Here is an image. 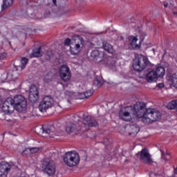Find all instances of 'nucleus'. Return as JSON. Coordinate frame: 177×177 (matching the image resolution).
<instances>
[{
  "label": "nucleus",
  "mask_w": 177,
  "mask_h": 177,
  "mask_svg": "<svg viewBox=\"0 0 177 177\" xmlns=\"http://www.w3.org/2000/svg\"><path fill=\"white\" fill-rule=\"evenodd\" d=\"M154 109H146V105L143 102H136L134 106H127L122 108L119 111V117L123 121H132L133 115L137 118H142L144 124L154 122Z\"/></svg>",
  "instance_id": "1"
},
{
  "label": "nucleus",
  "mask_w": 177,
  "mask_h": 177,
  "mask_svg": "<svg viewBox=\"0 0 177 177\" xmlns=\"http://www.w3.org/2000/svg\"><path fill=\"white\" fill-rule=\"evenodd\" d=\"M59 77H61L63 81H68L71 78V73H70V68L67 65H62L59 68Z\"/></svg>",
  "instance_id": "9"
},
{
  "label": "nucleus",
  "mask_w": 177,
  "mask_h": 177,
  "mask_svg": "<svg viewBox=\"0 0 177 177\" xmlns=\"http://www.w3.org/2000/svg\"><path fill=\"white\" fill-rule=\"evenodd\" d=\"M1 109L5 114H12L13 110H17L19 113H23V111L27 110V101L23 95H17L13 98L8 97L6 99Z\"/></svg>",
  "instance_id": "2"
},
{
  "label": "nucleus",
  "mask_w": 177,
  "mask_h": 177,
  "mask_svg": "<svg viewBox=\"0 0 177 177\" xmlns=\"http://www.w3.org/2000/svg\"><path fill=\"white\" fill-rule=\"evenodd\" d=\"M129 42L133 49H138L140 48L139 44H136V42H138V36H130L129 37Z\"/></svg>",
  "instance_id": "16"
},
{
  "label": "nucleus",
  "mask_w": 177,
  "mask_h": 177,
  "mask_svg": "<svg viewBox=\"0 0 177 177\" xmlns=\"http://www.w3.org/2000/svg\"><path fill=\"white\" fill-rule=\"evenodd\" d=\"M73 43V41H71V39H70L69 38H67L65 41H64V45H66V46H69L70 44L71 45V44Z\"/></svg>",
  "instance_id": "32"
},
{
  "label": "nucleus",
  "mask_w": 177,
  "mask_h": 177,
  "mask_svg": "<svg viewBox=\"0 0 177 177\" xmlns=\"http://www.w3.org/2000/svg\"><path fill=\"white\" fill-rule=\"evenodd\" d=\"M95 81L97 82L98 85L103 84V78L100 75L95 77Z\"/></svg>",
  "instance_id": "30"
},
{
  "label": "nucleus",
  "mask_w": 177,
  "mask_h": 177,
  "mask_svg": "<svg viewBox=\"0 0 177 177\" xmlns=\"http://www.w3.org/2000/svg\"><path fill=\"white\" fill-rule=\"evenodd\" d=\"M115 62H117V59L110 57L109 59L108 66H109L112 70L117 71V68H118L120 66L115 65Z\"/></svg>",
  "instance_id": "20"
},
{
  "label": "nucleus",
  "mask_w": 177,
  "mask_h": 177,
  "mask_svg": "<svg viewBox=\"0 0 177 177\" xmlns=\"http://www.w3.org/2000/svg\"><path fill=\"white\" fill-rule=\"evenodd\" d=\"M13 165L12 162H2L0 165V177H6Z\"/></svg>",
  "instance_id": "10"
},
{
  "label": "nucleus",
  "mask_w": 177,
  "mask_h": 177,
  "mask_svg": "<svg viewBox=\"0 0 177 177\" xmlns=\"http://www.w3.org/2000/svg\"><path fill=\"white\" fill-rule=\"evenodd\" d=\"M57 102L53 100L52 96L46 95L45 96L42 101L40 102L39 104V110L41 113H45L48 109H50L53 106H56Z\"/></svg>",
  "instance_id": "6"
},
{
  "label": "nucleus",
  "mask_w": 177,
  "mask_h": 177,
  "mask_svg": "<svg viewBox=\"0 0 177 177\" xmlns=\"http://www.w3.org/2000/svg\"><path fill=\"white\" fill-rule=\"evenodd\" d=\"M165 75V68L162 66H159L156 70V78H162Z\"/></svg>",
  "instance_id": "18"
},
{
  "label": "nucleus",
  "mask_w": 177,
  "mask_h": 177,
  "mask_svg": "<svg viewBox=\"0 0 177 177\" xmlns=\"http://www.w3.org/2000/svg\"><path fill=\"white\" fill-rule=\"evenodd\" d=\"M140 156V159L145 164H148L149 165H150V164H153V159H151V156H150L149 150L147 149H143L141 151Z\"/></svg>",
  "instance_id": "11"
},
{
  "label": "nucleus",
  "mask_w": 177,
  "mask_h": 177,
  "mask_svg": "<svg viewBox=\"0 0 177 177\" xmlns=\"http://www.w3.org/2000/svg\"><path fill=\"white\" fill-rule=\"evenodd\" d=\"M53 3L55 6H56V0H53Z\"/></svg>",
  "instance_id": "38"
},
{
  "label": "nucleus",
  "mask_w": 177,
  "mask_h": 177,
  "mask_svg": "<svg viewBox=\"0 0 177 177\" xmlns=\"http://www.w3.org/2000/svg\"><path fill=\"white\" fill-rule=\"evenodd\" d=\"M164 6H165V8H168V3H164Z\"/></svg>",
  "instance_id": "39"
},
{
  "label": "nucleus",
  "mask_w": 177,
  "mask_h": 177,
  "mask_svg": "<svg viewBox=\"0 0 177 177\" xmlns=\"http://www.w3.org/2000/svg\"><path fill=\"white\" fill-rule=\"evenodd\" d=\"M45 82H48V81L46 80V78H45Z\"/></svg>",
  "instance_id": "41"
},
{
  "label": "nucleus",
  "mask_w": 177,
  "mask_h": 177,
  "mask_svg": "<svg viewBox=\"0 0 177 177\" xmlns=\"http://www.w3.org/2000/svg\"><path fill=\"white\" fill-rule=\"evenodd\" d=\"M149 177H156V172L155 171H151L149 173Z\"/></svg>",
  "instance_id": "36"
},
{
  "label": "nucleus",
  "mask_w": 177,
  "mask_h": 177,
  "mask_svg": "<svg viewBox=\"0 0 177 177\" xmlns=\"http://www.w3.org/2000/svg\"><path fill=\"white\" fill-rule=\"evenodd\" d=\"M8 57V54L6 53H0V60H3Z\"/></svg>",
  "instance_id": "33"
},
{
  "label": "nucleus",
  "mask_w": 177,
  "mask_h": 177,
  "mask_svg": "<svg viewBox=\"0 0 177 177\" xmlns=\"http://www.w3.org/2000/svg\"><path fill=\"white\" fill-rule=\"evenodd\" d=\"M14 1L15 0H3V5L1 6L2 10L6 9V8H9V6H12Z\"/></svg>",
  "instance_id": "23"
},
{
  "label": "nucleus",
  "mask_w": 177,
  "mask_h": 177,
  "mask_svg": "<svg viewBox=\"0 0 177 177\" xmlns=\"http://www.w3.org/2000/svg\"><path fill=\"white\" fill-rule=\"evenodd\" d=\"M130 129H131V132L129 133V135H132L133 136H136L138 133H139V127L136 124L130 125Z\"/></svg>",
  "instance_id": "21"
},
{
  "label": "nucleus",
  "mask_w": 177,
  "mask_h": 177,
  "mask_svg": "<svg viewBox=\"0 0 177 177\" xmlns=\"http://www.w3.org/2000/svg\"><path fill=\"white\" fill-rule=\"evenodd\" d=\"M17 61L14 64V70L15 71H21V70H24L26 68V66H27V64L28 63V59L26 57H22L21 59V66L17 65Z\"/></svg>",
  "instance_id": "14"
},
{
  "label": "nucleus",
  "mask_w": 177,
  "mask_h": 177,
  "mask_svg": "<svg viewBox=\"0 0 177 177\" xmlns=\"http://www.w3.org/2000/svg\"><path fill=\"white\" fill-rule=\"evenodd\" d=\"M103 48L106 52H108V53H113L114 52V50H113V46L107 42L103 43Z\"/></svg>",
  "instance_id": "22"
},
{
  "label": "nucleus",
  "mask_w": 177,
  "mask_h": 177,
  "mask_svg": "<svg viewBox=\"0 0 177 177\" xmlns=\"http://www.w3.org/2000/svg\"><path fill=\"white\" fill-rule=\"evenodd\" d=\"M84 39L82 37L74 35L72 37V43L70 46V53L71 55H78L81 50H82V48H84Z\"/></svg>",
  "instance_id": "4"
},
{
  "label": "nucleus",
  "mask_w": 177,
  "mask_h": 177,
  "mask_svg": "<svg viewBox=\"0 0 177 177\" xmlns=\"http://www.w3.org/2000/svg\"><path fill=\"white\" fill-rule=\"evenodd\" d=\"M83 124L85 127H96L97 125V122L92 119L91 116H87L84 118Z\"/></svg>",
  "instance_id": "15"
},
{
  "label": "nucleus",
  "mask_w": 177,
  "mask_h": 177,
  "mask_svg": "<svg viewBox=\"0 0 177 177\" xmlns=\"http://www.w3.org/2000/svg\"><path fill=\"white\" fill-rule=\"evenodd\" d=\"M156 115H157L156 120H160L161 118V113L157 111H156Z\"/></svg>",
  "instance_id": "35"
},
{
  "label": "nucleus",
  "mask_w": 177,
  "mask_h": 177,
  "mask_svg": "<svg viewBox=\"0 0 177 177\" xmlns=\"http://www.w3.org/2000/svg\"><path fill=\"white\" fill-rule=\"evenodd\" d=\"M28 99L30 103H37L39 99V93H38V88L37 86L32 85L30 88V93Z\"/></svg>",
  "instance_id": "8"
},
{
  "label": "nucleus",
  "mask_w": 177,
  "mask_h": 177,
  "mask_svg": "<svg viewBox=\"0 0 177 177\" xmlns=\"http://www.w3.org/2000/svg\"><path fill=\"white\" fill-rule=\"evenodd\" d=\"M86 97H91V95H93V90H88L84 93Z\"/></svg>",
  "instance_id": "31"
},
{
  "label": "nucleus",
  "mask_w": 177,
  "mask_h": 177,
  "mask_svg": "<svg viewBox=\"0 0 177 177\" xmlns=\"http://www.w3.org/2000/svg\"><path fill=\"white\" fill-rule=\"evenodd\" d=\"M75 129V125H74L71 123L68 124L66 127V131L68 132V133L74 132Z\"/></svg>",
  "instance_id": "26"
},
{
  "label": "nucleus",
  "mask_w": 177,
  "mask_h": 177,
  "mask_svg": "<svg viewBox=\"0 0 177 177\" xmlns=\"http://www.w3.org/2000/svg\"><path fill=\"white\" fill-rule=\"evenodd\" d=\"M166 78L170 86L177 89V73L169 74Z\"/></svg>",
  "instance_id": "13"
},
{
  "label": "nucleus",
  "mask_w": 177,
  "mask_h": 177,
  "mask_svg": "<svg viewBox=\"0 0 177 177\" xmlns=\"http://www.w3.org/2000/svg\"><path fill=\"white\" fill-rule=\"evenodd\" d=\"M42 168L45 174H47L48 176H52L56 174V166L53 160L50 159H46L43 162Z\"/></svg>",
  "instance_id": "7"
},
{
  "label": "nucleus",
  "mask_w": 177,
  "mask_h": 177,
  "mask_svg": "<svg viewBox=\"0 0 177 177\" xmlns=\"http://www.w3.org/2000/svg\"><path fill=\"white\" fill-rule=\"evenodd\" d=\"M151 66L152 64L149 61V58L142 55H137L133 60V68L136 71H143L147 66L150 67Z\"/></svg>",
  "instance_id": "3"
},
{
  "label": "nucleus",
  "mask_w": 177,
  "mask_h": 177,
  "mask_svg": "<svg viewBox=\"0 0 177 177\" xmlns=\"http://www.w3.org/2000/svg\"><path fill=\"white\" fill-rule=\"evenodd\" d=\"M158 88H164V83H159L158 84Z\"/></svg>",
  "instance_id": "37"
},
{
  "label": "nucleus",
  "mask_w": 177,
  "mask_h": 177,
  "mask_svg": "<svg viewBox=\"0 0 177 177\" xmlns=\"http://www.w3.org/2000/svg\"><path fill=\"white\" fill-rule=\"evenodd\" d=\"M63 160L67 167H75L80 163V155L77 151H68L63 156Z\"/></svg>",
  "instance_id": "5"
},
{
  "label": "nucleus",
  "mask_w": 177,
  "mask_h": 177,
  "mask_svg": "<svg viewBox=\"0 0 177 177\" xmlns=\"http://www.w3.org/2000/svg\"><path fill=\"white\" fill-rule=\"evenodd\" d=\"M52 157H55V153L53 154V156H52Z\"/></svg>",
  "instance_id": "43"
},
{
  "label": "nucleus",
  "mask_w": 177,
  "mask_h": 177,
  "mask_svg": "<svg viewBox=\"0 0 177 177\" xmlns=\"http://www.w3.org/2000/svg\"><path fill=\"white\" fill-rule=\"evenodd\" d=\"M160 153H161V158L163 161H168V157H169V153L166 152L165 153L164 151L160 149Z\"/></svg>",
  "instance_id": "25"
},
{
  "label": "nucleus",
  "mask_w": 177,
  "mask_h": 177,
  "mask_svg": "<svg viewBox=\"0 0 177 177\" xmlns=\"http://www.w3.org/2000/svg\"><path fill=\"white\" fill-rule=\"evenodd\" d=\"M1 138H3V135H1Z\"/></svg>",
  "instance_id": "42"
},
{
  "label": "nucleus",
  "mask_w": 177,
  "mask_h": 177,
  "mask_svg": "<svg viewBox=\"0 0 177 177\" xmlns=\"http://www.w3.org/2000/svg\"><path fill=\"white\" fill-rule=\"evenodd\" d=\"M146 80L147 82H154V80H156V71L152 70L149 71L146 75Z\"/></svg>",
  "instance_id": "19"
},
{
  "label": "nucleus",
  "mask_w": 177,
  "mask_h": 177,
  "mask_svg": "<svg viewBox=\"0 0 177 177\" xmlns=\"http://www.w3.org/2000/svg\"><path fill=\"white\" fill-rule=\"evenodd\" d=\"M99 51L97 50H93L91 53V57H93V59H96V57H99Z\"/></svg>",
  "instance_id": "28"
},
{
  "label": "nucleus",
  "mask_w": 177,
  "mask_h": 177,
  "mask_svg": "<svg viewBox=\"0 0 177 177\" xmlns=\"http://www.w3.org/2000/svg\"><path fill=\"white\" fill-rule=\"evenodd\" d=\"M139 34H140V38L141 39V41H143V39H145V37L147 35V34H146V32H142V29H139Z\"/></svg>",
  "instance_id": "29"
},
{
  "label": "nucleus",
  "mask_w": 177,
  "mask_h": 177,
  "mask_svg": "<svg viewBox=\"0 0 177 177\" xmlns=\"http://www.w3.org/2000/svg\"><path fill=\"white\" fill-rule=\"evenodd\" d=\"M39 147L26 148L23 152L22 156H28V153L35 154L39 151Z\"/></svg>",
  "instance_id": "17"
},
{
  "label": "nucleus",
  "mask_w": 177,
  "mask_h": 177,
  "mask_svg": "<svg viewBox=\"0 0 177 177\" xmlns=\"http://www.w3.org/2000/svg\"><path fill=\"white\" fill-rule=\"evenodd\" d=\"M36 131H38V129H41L43 135L46 133V135H51L53 136V135H57L55 132V127L51 125H43L41 127H36Z\"/></svg>",
  "instance_id": "12"
},
{
  "label": "nucleus",
  "mask_w": 177,
  "mask_h": 177,
  "mask_svg": "<svg viewBox=\"0 0 177 177\" xmlns=\"http://www.w3.org/2000/svg\"><path fill=\"white\" fill-rule=\"evenodd\" d=\"M174 15H177V12H174Z\"/></svg>",
  "instance_id": "40"
},
{
  "label": "nucleus",
  "mask_w": 177,
  "mask_h": 177,
  "mask_svg": "<svg viewBox=\"0 0 177 177\" xmlns=\"http://www.w3.org/2000/svg\"><path fill=\"white\" fill-rule=\"evenodd\" d=\"M3 77H6V82H10V81H14L13 75H10L9 74L4 73Z\"/></svg>",
  "instance_id": "27"
},
{
  "label": "nucleus",
  "mask_w": 177,
  "mask_h": 177,
  "mask_svg": "<svg viewBox=\"0 0 177 177\" xmlns=\"http://www.w3.org/2000/svg\"><path fill=\"white\" fill-rule=\"evenodd\" d=\"M41 47H39L37 48H35L32 53L30 55V57H39V56H41Z\"/></svg>",
  "instance_id": "24"
},
{
  "label": "nucleus",
  "mask_w": 177,
  "mask_h": 177,
  "mask_svg": "<svg viewBox=\"0 0 177 177\" xmlns=\"http://www.w3.org/2000/svg\"><path fill=\"white\" fill-rule=\"evenodd\" d=\"M77 99H86V96L85 95L84 93H80L78 95Z\"/></svg>",
  "instance_id": "34"
}]
</instances>
